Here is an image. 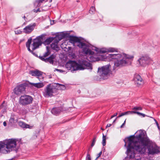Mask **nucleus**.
<instances>
[{"label":"nucleus","mask_w":160,"mask_h":160,"mask_svg":"<svg viewBox=\"0 0 160 160\" xmlns=\"http://www.w3.org/2000/svg\"><path fill=\"white\" fill-rule=\"evenodd\" d=\"M136 138L138 141L135 142L134 135L127 138L128 142V156L130 158L134 157V152L136 150L141 154H144L147 148L149 154L153 155L158 153L159 151L157 147L150 143L149 139L146 136L143 131L139 130L137 132Z\"/></svg>","instance_id":"1"},{"label":"nucleus","mask_w":160,"mask_h":160,"mask_svg":"<svg viewBox=\"0 0 160 160\" xmlns=\"http://www.w3.org/2000/svg\"><path fill=\"white\" fill-rule=\"evenodd\" d=\"M69 40L70 42L73 44L76 43V45L78 47L82 48L83 52L88 55L86 58L88 61L93 62L99 60V58L95 55L94 52L88 48L89 45L81 42L79 38L70 36L69 37Z\"/></svg>","instance_id":"2"},{"label":"nucleus","mask_w":160,"mask_h":160,"mask_svg":"<svg viewBox=\"0 0 160 160\" xmlns=\"http://www.w3.org/2000/svg\"><path fill=\"white\" fill-rule=\"evenodd\" d=\"M109 58L113 59H118L121 58V59L117 60L114 63V65L116 67H122L126 65L130 64L131 61L133 58L132 56L123 54L122 55L120 54H109Z\"/></svg>","instance_id":"3"},{"label":"nucleus","mask_w":160,"mask_h":160,"mask_svg":"<svg viewBox=\"0 0 160 160\" xmlns=\"http://www.w3.org/2000/svg\"><path fill=\"white\" fill-rule=\"evenodd\" d=\"M65 66L72 72L85 69L92 70V68L91 64L86 61L83 62L82 64H79L74 61L70 60L67 63Z\"/></svg>","instance_id":"4"},{"label":"nucleus","mask_w":160,"mask_h":160,"mask_svg":"<svg viewBox=\"0 0 160 160\" xmlns=\"http://www.w3.org/2000/svg\"><path fill=\"white\" fill-rule=\"evenodd\" d=\"M17 145L15 139H11L0 142V152L8 153L14 150Z\"/></svg>","instance_id":"5"},{"label":"nucleus","mask_w":160,"mask_h":160,"mask_svg":"<svg viewBox=\"0 0 160 160\" xmlns=\"http://www.w3.org/2000/svg\"><path fill=\"white\" fill-rule=\"evenodd\" d=\"M45 34H42L37 37L35 39L33 40L32 43V50H35L38 48L42 43L45 45H48L55 39V38L49 37L45 39Z\"/></svg>","instance_id":"6"},{"label":"nucleus","mask_w":160,"mask_h":160,"mask_svg":"<svg viewBox=\"0 0 160 160\" xmlns=\"http://www.w3.org/2000/svg\"><path fill=\"white\" fill-rule=\"evenodd\" d=\"M58 89L55 86L51 84H49L45 87L43 92V95L46 98L52 97L56 94L58 92Z\"/></svg>","instance_id":"7"},{"label":"nucleus","mask_w":160,"mask_h":160,"mask_svg":"<svg viewBox=\"0 0 160 160\" xmlns=\"http://www.w3.org/2000/svg\"><path fill=\"white\" fill-rule=\"evenodd\" d=\"M110 64L99 67L98 68V73L101 78L105 79H107L109 75L111 70Z\"/></svg>","instance_id":"8"},{"label":"nucleus","mask_w":160,"mask_h":160,"mask_svg":"<svg viewBox=\"0 0 160 160\" xmlns=\"http://www.w3.org/2000/svg\"><path fill=\"white\" fill-rule=\"evenodd\" d=\"M33 98L31 96L24 94L21 96L19 98V104L22 106H25L32 103Z\"/></svg>","instance_id":"9"},{"label":"nucleus","mask_w":160,"mask_h":160,"mask_svg":"<svg viewBox=\"0 0 160 160\" xmlns=\"http://www.w3.org/2000/svg\"><path fill=\"white\" fill-rule=\"evenodd\" d=\"M138 61L140 65L143 67L152 63V59L147 55L142 56Z\"/></svg>","instance_id":"10"},{"label":"nucleus","mask_w":160,"mask_h":160,"mask_svg":"<svg viewBox=\"0 0 160 160\" xmlns=\"http://www.w3.org/2000/svg\"><path fill=\"white\" fill-rule=\"evenodd\" d=\"M26 85L25 83H22L16 87L14 89V92L17 95H19L24 93L25 91Z\"/></svg>","instance_id":"11"},{"label":"nucleus","mask_w":160,"mask_h":160,"mask_svg":"<svg viewBox=\"0 0 160 160\" xmlns=\"http://www.w3.org/2000/svg\"><path fill=\"white\" fill-rule=\"evenodd\" d=\"M29 73L32 76L37 77V78L41 82L42 81L44 77L42 76L43 72L38 70H35L31 71H30Z\"/></svg>","instance_id":"12"},{"label":"nucleus","mask_w":160,"mask_h":160,"mask_svg":"<svg viewBox=\"0 0 160 160\" xmlns=\"http://www.w3.org/2000/svg\"><path fill=\"white\" fill-rule=\"evenodd\" d=\"M133 80L138 87H141L144 84V81L140 75L136 74L134 75Z\"/></svg>","instance_id":"13"},{"label":"nucleus","mask_w":160,"mask_h":160,"mask_svg":"<svg viewBox=\"0 0 160 160\" xmlns=\"http://www.w3.org/2000/svg\"><path fill=\"white\" fill-rule=\"evenodd\" d=\"M36 26L35 23H31L25 27L23 29V32L25 33L29 34L32 32Z\"/></svg>","instance_id":"14"},{"label":"nucleus","mask_w":160,"mask_h":160,"mask_svg":"<svg viewBox=\"0 0 160 160\" xmlns=\"http://www.w3.org/2000/svg\"><path fill=\"white\" fill-rule=\"evenodd\" d=\"M61 38H59V36L56 37L53 42L51 45V48L52 49L57 51L59 50V48L58 44L59 42L61 40Z\"/></svg>","instance_id":"15"},{"label":"nucleus","mask_w":160,"mask_h":160,"mask_svg":"<svg viewBox=\"0 0 160 160\" xmlns=\"http://www.w3.org/2000/svg\"><path fill=\"white\" fill-rule=\"evenodd\" d=\"M55 56L53 54L51 55L49 58H45L43 57H39V58L42 60L46 62H49L51 64H53V59L55 58Z\"/></svg>","instance_id":"16"},{"label":"nucleus","mask_w":160,"mask_h":160,"mask_svg":"<svg viewBox=\"0 0 160 160\" xmlns=\"http://www.w3.org/2000/svg\"><path fill=\"white\" fill-rule=\"evenodd\" d=\"M32 42V39L31 38H29L28 39V42L26 43V46L28 48V50L31 52L32 54H33V55H35V54L34 52H33V51L34 50H32H32H31L30 49V44ZM33 47L32 46V48Z\"/></svg>","instance_id":"17"},{"label":"nucleus","mask_w":160,"mask_h":160,"mask_svg":"<svg viewBox=\"0 0 160 160\" xmlns=\"http://www.w3.org/2000/svg\"><path fill=\"white\" fill-rule=\"evenodd\" d=\"M31 84L33 86L37 88H42L44 86V84L43 82L36 83H31Z\"/></svg>","instance_id":"18"},{"label":"nucleus","mask_w":160,"mask_h":160,"mask_svg":"<svg viewBox=\"0 0 160 160\" xmlns=\"http://www.w3.org/2000/svg\"><path fill=\"white\" fill-rule=\"evenodd\" d=\"M61 110L60 108H53L51 111L52 113L55 115L58 114L60 112Z\"/></svg>","instance_id":"19"},{"label":"nucleus","mask_w":160,"mask_h":160,"mask_svg":"<svg viewBox=\"0 0 160 160\" xmlns=\"http://www.w3.org/2000/svg\"><path fill=\"white\" fill-rule=\"evenodd\" d=\"M7 108V107L5 103V102L3 101L2 104L0 106V109H2V113H4L6 112Z\"/></svg>","instance_id":"20"},{"label":"nucleus","mask_w":160,"mask_h":160,"mask_svg":"<svg viewBox=\"0 0 160 160\" xmlns=\"http://www.w3.org/2000/svg\"><path fill=\"white\" fill-rule=\"evenodd\" d=\"M19 125L23 128H29V125L26 124L22 122H18Z\"/></svg>","instance_id":"21"},{"label":"nucleus","mask_w":160,"mask_h":160,"mask_svg":"<svg viewBox=\"0 0 160 160\" xmlns=\"http://www.w3.org/2000/svg\"><path fill=\"white\" fill-rule=\"evenodd\" d=\"M47 48V52H46L44 54L43 56H42L41 57H43L45 58L46 57H48V55H49L50 54V52L48 48V47H46Z\"/></svg>","instance_id":"22"},{"label":"nucleus","mask_w":160,"mask_h":160,"mask_svg":"<svg viewBox=\"0 0 160 160\" xmlns=\"http://www.w3.org/2000/svg\"><path fill=\"white\" fill-rule=\"evenodd\" d=\"M132 114V113H131V111H127L126 112H124L122 113H121V114L119 115L118 117H117V118H120V117H122L124 115H127L128 114Z\"/></svg>","instance_id":"23"},{"label":"nucleus","mask_w":160,"mask_h":160,"mask_svg":"<svg viewBox=\"0 0 160 160\" xmlns=\"http://www.w3.org/2000/svg\"><path fill=\"white\" fill-rule=\"evenodd\" d=\"M98 53H105L108 52V49L106 48H99Z\"/></svg>","instance_id":"24"},{"label":"nucleus","mask_w":160,"mask_h":160,"mask_svg":"<svg viewBox=\"0 0 160 160\" xmlns=\"http://www.w3.org/2000/svg\"><path fill=\"white\" fill-rule=\"evenodd\" d=\"M118 52L117 49L114 48H109L108 49V52Z\"/></svg>","instance_id":"25"},{"label":"nucleus","mask_w":160,"mask_h":160,"mask_svg":"<svg viewBox=\"0 0 160 160\" xmlns=\"http://www.w3.org/2000/svg\"><path fill=\"white\" fill-rule=\"evenodd\" d=\"M131 113H135V114H137L139 116H142L143 117H145V114H143L142 113H140L139 112L135 111H131Z\"/></svg>","instance_id":"26"},{"label":"nucleus","mask_w":160,"mask_h":160,"mask_svg":"<svg viewBox=\"0 0 160 160\" xmlns=\"http://www.w3.org/2000/svg\"><path fill=\"white\" fill-rule=\"evenodd\" d=\"M95 9L94 7H92L89 10V12L91 14H93L95 12Z\"/></svg>","instance_id":"27"},{"label":"nucleus","mask_w":160,"mask_h":160,"mask_svg":"<svg viewBox=\"0 0 160 160\" xmlns=\"http://www.w3.org/2000/svg\"><path fill=\"white\" fill-rule=\"evenodd\" d=\"M57 86H58V87L60 89L64 90V89H65V86L63 84H60L59 83H57Z\"/></svg>","instance_id":"28"},{"label":"nucleus","mask_w":160,"mask_h":160,"mask_svg":"<svg viewBox=\"0 0 160 160\" xmlns=\"http://www.w3.org/2000/svg\"><path fill=\"white\" fill-rule=\"evenodd\" d=\"M106 137L104 135V134H103V136H102V144L103 146H105L106 145Z\"/></svg>","instance_id":"29"},{"label":"nucleus","mask_w":160,"mask_h":160,"mask_svg":"<svg viewBox=\"0 0 160 160\" xmlns=\"http://www.w3.org/2000/svg\"><path fill=\"white\" fill-rule=\"evenodd\" d=\"M96 138H97L95 136L93 138L92 141V142L91 145V147H92L94 145V144L95 143V142H96Z\"/></svg>","instance_id":"30"},{"label":"nucleus","mask_w":160,"mask_h":160,"mask_svg":"<svg viewBox=\"0 0 160 160\" xmlns=\"http://www.w3.org/2000/svg\"><path fill=\"white\" fill-rule=\"evenodd\" d=\"M132 110H142V108L141 107H135L132 108Z\"/></svg>","instance_id":"31"},{"label":"nucleus","mask_w":160,"mask_h":160,"mask_svg":"<svg viewBox=\"0 0 160 160\" xmlns=\"http://www.w3.org/2000/svg\"><path fill=\"white\" fill-rule=\"evenodd\" d=\"M92 48L93 50H94L95 51H96L97 52H98L99 50V48H97L95 47H92Z\"/></svg>","instance_id":"32"},{"label":"nucleus","mask_w":160,"mask_h":160,"mask_svg":"<svg viewBox=\"0 0 160 160\" xmlns=\"http://www.w3.org/2000/svg\"><path fill=\"white\" fill-rule=\"evenodd\" d=\"M86 160H91V156L89 153H88L86 158Z\"/></svg>","instance_id":"33"},{"label":"nucleus","mask_w":160,"mask_h":160,"mask_svg":"<svg viewBox=\"0 0 160 160\" xmlns=\"http://www.w3.org/2000/svg\"><path fill=\"white\" fill-rule=\"evenodd\" d=\"M55 71L59 72H60L61 73H62V72H64V71L62 70H61V69H57V68L55 69L54 70V71L55 72Z\"/></svg>","instance_id":"34"},{"label":"nucleus","mask_w":160,"mask_h":160,"mask_svg":"<svg viewBox=\"0 0 160 160\" xmlns=\"http://www.w3.org/2000/svg\"><path fill=\"white\" fill-rule=\"evenodd\" d=\"M102 154V152L101 151L97 155V156L96 158V159H97Z\"/></svg>","instance_id":"35"},{"label":"nucleus","mask_w":160,"mask_h":160,"mask_svg":"<svg viewBox=\"0 0 160 160\" xmlns=\"http://www.w3.org/2000/svg\"><path fill=\"white\" fill-rule=\"evenodd\" d=\"M15 32L16 34H21L22 33V31L19 30H17L15 31Z\"/></svg>","instance_id":"36"},{"label":"nucleus","mask_w":160,"mask_h":160,"mask_svg":"<svg viewBox=\"0 0 160 160\" xmlns=\"http://www.w3.org/2000/svg\"><path fill=\"white\" fill-rule=\"evenodd\" d=\"M9 121L12 123H14V119L13 118H11L9 120Z\"/></svg>","instance_id":"37"},{"label":"nucleus","mask_w":160,"mask_h":160,"mask_svg":"<svg viewBox=\"0 0 160 160\" xmlns=\"http://www.w3.org/2000/svg\"><path fill=\"white\" fill-rule=\"evenodd\" d=\"M117 115H118L117 112L114 113L113 115L111 116V117L110 118V119H112V118H113V117H114L116 116H117Z\"/></svg>","instance_id":"38"},{"label":"nucleus","mask_w":160,"mask_h":160,"mask_svg":"<svg viewBox=\"0 0 160 160\" xmlns=\"http://www.w3.org/2000/svg\"><path fill=\"white\" fill-rule=\"evenodd\" d=\"M126 119L124 121V123L121 126L120 128H122L123 127V126L125 125V123H126Z\"/></svg>","instance_id":"39"},{"label":"nucleus","mask_w":160,"mask_h":160,"mask_svg":"<svg viewBox=\"0 0 160 160\" xmlns=\"http://www.w3.org/2000/svg\"><path fill=\"white\" fill-rule=\"evenodd\" d=\"M111 126V124H108L106 127V128H107L108 127H110Z\"/></svg>","instance_id":"40"},{"label":"nucleus","mask_w":160,"mask_h":160,"mask_svg":"<svg viewBox=\"0 0 160 160\" xmlns=\"http://www.w3.org/2000/svg\"><path fill=\"white\" fill-rule=\"evenodd\" d=\"M45 0H39L38 1V3H40L44 1Z\"/></svg>","instance_id":"41"},{"label":"nucleus","mask_w":160,"mask_h":160,"mask_svg":"<svg viewBox=\"0 0 160 160\" xmlns=\"http://www.w3.org/2000/svg\"><path fill=\"white\" fill-rule=\"evenodd\" d=\"M3 125L4 126H6V125H7V123L5 121L3 122Z\"/></svg>","instance_id":"42"},{"label":"nucleus","mask_w":160,"mask_h":160,"mask_svg":"<svg viewBox=\"0 0 160 160\" xmlns=\"http://www.w3.org/2000/svg\"><path fill=\"white\" fill-rule=\"evenodd\" d=\"M154 120L155 121V122L156 123V124L157 125V126H158V122H157V121H156V120L155 119H154Z\"/></svg>","instance_id":"43"},{"label":"nucleus","mask_w":160,"mask_h":160,"mask_svg":"<svg viewBox=\"0 0 160 160\" xmlns=\"http://www.w3.org/2000/svg\"><path fill=\"white\" fill-rule=\"evenodd\" d=\"M117 118H116V119H115L113 121V123H114V122H115L116 121V119H117Z\"/></svg>","instance_id":"44"},{"label":"nucleus","mask_w":160,"mask_h":160,"mask_svg":"<svg viewBox=\"0 0 160 160\" xmlns=\"http://www.w3.org/2000/svg\"><path fill=\"white\" fill-rule=\"evenodd\" d=\"M23 18H24V19H25V18H26V17H25V16H24L23 17Z\"/></svg>","instance_id":"45"},{"label":"nucleus","mask_w":160,"mask_h":160,"mask_svg":"<svg viewBox=\"0 0 160 160\" xmlns=\"http://www.w3.org/2000/svg\"><path fill=\"white\" fill-rule=\"evenodd\" d=\"M15 151H16V152H17V151H18V150L17 149H15Z\"/></svg>","instance_id":"46"},{"label":"nucleus","mask_w":160,"mask_h":160,"mask_svg":"<svg viewBox=\"0 0 160 160\" xmlns=\"http://www.w3.org/2000/svg\"><path fill=\"white\" fill-rule=\"evenodd\" d=\"M52 0H49V1H50V2H51L52 1Z\"/></svg>","instance_id":"47"},{"label":"nucleus","mask_w":160,"mask_h":160,"mask_svg":"<svg viewBox=\"0 0 160 160\" xmlns=\"http://www.w3.org/2000/svg\"><path fill=\"white\" fill-rule=\"evenodd\" d=\"M157 126H158V128L159 129V127L158 125Z\"/></svg>","instance_id":"48"},{"label":"nucleus","mask_w":160,"mask_h":160,"mask_svg":"<svg viewBox=\"0 0 160 160\" xmlns=\"http://www.w3.org/2000/svg\"><path fill=\"white\" fill-rule=\"evenodd\" d=\"M140 159V158H139V159H137V160H139V159Z\"/></svg>","instance_id":"49"}]
</instances>
